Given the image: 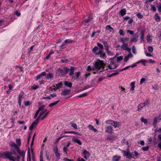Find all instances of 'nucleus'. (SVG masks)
<instances>
[{
  "instance_id": "12",
  "label": "nucleus",
  "mask_w": 161,
  "mask_h": 161,
  "mask_svg": "<svg viewBox=\"0 0 161 161\" xmlns=\"http://www.w3.org/2000/svg\"><path fill=\"white\" fill-rule=\"evenodd\" d=\"M23 96V93H22L21 92L20 93V94H19L18 97V104L19 106H21V98Z\"/></svg>"
},
{
  "instance_id": "36",
  "label": "nucleus",
  "mask_w": 161,
  "mask_h": 161,
  "mask_svg": "<svg viewBox=\"0 0 161 161\" xmlns=\"http://www.w3.org/2000/svg\"><path fill=\"white\" fill-rule=\"evenodd\" d=\"M16 142L18 146H21V142L20 139H16Z\"/></svg>"
},
{
  "instance_id": "26",
  "label": "nucleus",
  "mask_w": 161,
  "mask_h": 161,
  "mask_svg": "<svg viewBox=\"0 0 161 161\" xmlns=\"http://www.w3.org/2000/svg\"><path fill=\"white\" fill-rule=\"evenodd\" d=\"M155 19L156 21L157 22H159L160 21V18L158 14V13L155 14Z\"/></svg>"
},
{
  "instance_id": "30",
  "label": "nucleus",
  "mask_w": 161,
  "mask_h": 161,
  "mask_svg": "<svg viewBox=\"0 0 161 161\" xmlns=\"http://www.w3.org/2000/svg\"><path fill=\"white\" fill-rule=\"evenodd\" d=\"M106 123L108 124H110L113 125L114 122V121L111 119L107 120L105 122Z\"/></svg>"
},
{
  "instance_id": "8",
  "label": "nucleus",
  "mask_w": 161,
  "mask_h": 161,
  "mask_svg": "<svg viewBox=\"0 0 161 161\" xmlns=\"http://www.w3.org/2000/svg\"><path fill=\"white\" fill-rule=\"evenodd\" d=\"M20 155V156L22 158V161H24V158L25 154V152L24 150L22 151H20L19 152L17 153Z\"/></svg>"
},
{
  "instance_id": "39",
  "label": "nucleus",
  "mask_w": 161,
  "mask_h": 161,
  "mask_svg": "<svg viewBox=\"0 0 161 161\" xmlns=\"http://www.w3.org/2000/svg\"><path fill=\"white\" fill-rule=\"evenodd\" d=\"M53 77V75L52 74L49 73L47 75L46 79H49L50 78H52Z\"/></svg>"
},
{
  "instance_id": "23",
  "label": "nucleus",
  "mask_w": 161,
  "mask_h": 161,
  "mask_svg": "<svg viewBox=\"0 0 161 161\" xmlns=\"http://www.w3.org/2000/svg\"><path fill=\"white\" fill-rule=\"evenodd\" d=\"M60 101V100H58L56 101H55L53 103H51L49 104V106L50 107H51L52 106L56 105Z\"/></svg>"
},
{
  "instance_id": "40",
  "label": "nucleus",
  "mask_w": 161,
  "mask_h": 161,
  "mask_svg": "<svg viewBox=\"0 0 161 161\" xmlns=\"http://www.w3.org/2000/svg\"><path fill=\"white\" fill-rule=\"evenodd\" d=\"M143 103L144 104L145 107L146 106H148L150 104V101L149 100H147Z\"/></svg>"
},
{
  "instance_id": "11",
  "label": "nucleus",
  "mask_w": 161,
  "mask_h": 161,
  "mask_svg": "<svg viewBox=\"0 0 161 161\" xmlns=\"http://www.w3.org/2000/svg\"><path fill=\"white\" fill-rule=\"evenodd\" d=\"M76 68L74 66H71L69 69L70 72L69 74V76H71V77L72 76H73V75L74 74V70Z\"/></svg>"
},
{
  "instance_id": "7",
  "label": "nucleus",
  "mask_w": 161,
  "mask_h": 161,
  "mask_svg": "<svg viewBox=\"0 0 161 161\" xmlns=\"http://www.w3.org/2000/svg\"><path fill=\"white\" fill-rule=\"evenodd\" d=\"M70 90L69 89H64L62 90L60 94L62 95L65 96L70 94Z\"/></svg>"
},
{
  "instance_id": "20",
  "label": "nucleus",
  "mask_w": 161,
  "mask_h": 161,
  "mask_svg": "<svg viewBox=\"0 0 161 161\" xmlns=\"http://www.w3.org/2000/svg\"><path fill=\"white\" fill-rule=\"evenodd\" d=\"M64 84L66 86H68L70 88L72 87V83L71 82H69L67 81H65Z\"/></svg>"
},
{
  "instance_id": "5",
  "label": "nucleus",
  "mask_w": 161,
  "mask_h": 161,
  "mask_svg": "<svg viewBox=\"0 0 161 161\" xmlns=\"http://www.w3.org/2000/svg\"><path fill=\"white\" fill-rule=\"evenodd\" d=\"M122 153L124 157L126 156V158H133L132 154L130 152L127 151H123Z\"/></svg>"
},
{
  "instance_id": "1",
  "label": "nucleus",
  "mask_w": 161,
  "mask_h": 161,
  "mask_svg": "<svg viewBox=\"0 0 161 161\" xmlns=\"http://www.w3.org/2000/svg\"><path fill=\"white\" fill-rule=\"evenodd\" d=\"M12 152H6L3 153H0V158H8L12 161H20V157L17 155L14 150H12Z\"/></svg>"
},
{
  "instance_id": "33",
  "label": "nucleus",
  "mask_w": 161,
  "mask_h": 161,
  "mask_svg": "<svg viewBox=\"0 0 161 161\" xmlns=\"http://www.w3.org/2000/svg\"><path fill=\"white\" fill-rule=\"evenodd\" d=\"M97 46L99 48L100 50L103 51L104 48L103 45L99 43H97Z\"/></svg>"
},
{
  "instance_id": "17",
  "label": "nucleus",
  "mask_w": 161,
  "mask_h": 161,
  "mask_svg": "<svg viewBox=\"0 0 161 161\" xmlns=\"http://www.w3.org/2000/svg\"><path fill=\"white\" fill-rule=\"evenodd\" d=\"M72 140L74 142H76L79 145H81L82 143L80 140L77 138L76 137L72 138Z\"/></svg>"
},
{
  "instance_id": "25",
  "label": "nucleus",
  "mask_w": 161,
  "mask_h": 161,
  "mask_svg": "<svg viewBox=\"0 0 161 161\" xmlns=\"http://www.w3.org/2000/svg\"><path fill=\"white\" fill-rule=\"evenodd\" d=\"M147 60H146L145 59H142L141 61L137 62L136 63V64H138L139 63H142V65L145 66L146 65L145 63H147Z\"/></svg>"
},
{
  "instance_id": "14",
  "label": "nucleus",
  "mask_w": 161,
  "mask_h": 161,
  "mask_svg": "<svg viewBox=\"0 0 161 161\" xmlns=\"http://www.w3.org/2000/svg\"><path fill=\"white\" fill-rule=\"evenodd\" d=\"M80 74L81 73L80 72H75V74H76V76H72V79L74 80L78 79L80 75Z\"/></svg>"
},
{
  "instance_id": "28",
  "label": "nucleus",
  "mask_w": 161,
  "mask_h": 161,
  "mask_svg": "<svg viewBox=\"0 0 161 161\" xmlns=\"http://www.w3.org/2000/svg\"><path fill=\"white\" fill-rule=\"evenodd\" d=\"M39 109L41 111L44 110V108L45 107V106L44 105H42L41 103H39Z\"/></svg>"
},
{
  "instance_id": "2",
  "label": "nucleus",
  "mask_w": 161,
  "mask_h": 161,
  "mask_svg": "<svg viewBox=\"0 0 161 161\" xmlns=\"http://www.w3.org/2000/svg\"><path fill=\"white\" fill-rule=\"evenodd\" d=\"M105 64L103 61L98 59L97 60L95 61L94 64L93 66L92 67V69L94 71H98L100 70L102 68L103 69L104 67H102V66L104 65Z\"/></svg>"
},
{
  "instance_id": "60",
  "label": "nucleus",
  "mask_w": 161,
  "mask_h": 161,
  "mask_svg": "<svg viewBox=\"0 0 161 161\" xmlns=\"http://www.w3.org/2000/svg\"><path fill=\"white\" fill-rule=\"evenodd\" d=\"M92 69V68L90 65H89L87 67V70L88 71H91Z\"/></svg>"
},
{
  "instance_id": "55",
  "label": "nucleus",
  "mask_w": 161,
  "mask_h": 161,
  "mask_svg": "<svg viewBox=\"0 0 161 161\" xmlns=\"http://www.w3.org/2000/svg\"><path fill=\"white\" fill-rule=\"evenodd\" d=\"M71 126L75 129H77V125L75 123H71Z\"/></svg>"
},
{
  "instance_id": "49",
  "label": "nucleus",
  "mask_w": 161,
  "mask_h": 161,
  "mask_svg": "<svg viewBox=\"0 0 161 161\" xmlns=\"http://www.w3.org/2000/svg\"><path fill=\"white\" fill-rule=\"evenodd\" d=\"M123 59V56H120L119 57H118L117 58V60L118 62L119 61L122 60Z\"/></svg>"
},
{
  "instance_id": "19",
  "label": "nucleus",
  "mask_w": 161,
  "mask_h": 161,
  "mask_svg": "<svg viewBox=\"0 0 161 161\" xmlns=\"http://www.w3.org/2000/svg\"><path fill=\"white\" fill-rule=\"evenodd\" d=\"M126 13V10L125 8H123L121 9L119 12L120 14L122 16L124 15Z\"/></svg>"
},
{
  "instance_id": "51",
  "label": "nucleus",
  "mask_w": 161,
  "mask_h": 161,
  "mask_svg": "<svg viewBox=\"0 0 161 161\" xmlns=\"http://www.w3.org/2000/svg\"><path fill=\"white\" fill-rule=\"evenodd\" d=\"M62 85V83L60 82L56 84V86L59 89Z\"/></svg>"
},
{
  "instance_id": "38",
  "label": "nucleus",
  "mask_w": 161,
  "mask_h": 161,
  "mask_svg": "<svg viewBox=\"0 0 161 161\" xmlns=\"http://www.w3.org/2000/svg\"><path fill=\"white\" fill-rule=\"evenodd\" d=\"M119 123L117 121H114L113 125L114 126L115 128L118 127L119 126Z\"/></svg>"
},
{
  "instance_id": "22",
  "label": "nucleus",
  "mask_w": 161,
  "mask_h": 161,
  "mask_svg": "<svg viewBox=\"0 0 161 161\" xmlns=\"http://www.w3.org/2000/svg\"><path fill=\"white\" fill-rule=\"evenodd\" d=\"M145 107V105L144 104H143V103H141L139 104L137 106L138 108V111H140L141 109L143 107Z\"/></svg>"
},
{
  "instance_id": "59",
  "label": "nucleus",
  "mask_w": 161,
  "mask_h": 161,
  "mask_svg": "<svg viewBox=\"0 0 161 161\" xmlns=\"http://www.w3.org/2000/svg\"><path fill=\"white\" fill-rule=\"evenodd\" d=\"M157 122V120L156 117H155L154 119L153 124L155 125H156Z\"/></svg>"
},
{
  "instance_id": "32",
  "label": "nucleus",
  "mask_w": 161,
  "mask_h": 161,
  "mask_svg": "<svg viewBox=\"0 0 161 161\" xmlns=\"http://www.w3.org/2000/svg\"><path fill=\"white\" fill-rule=\"evenodd\" d=\"M106 29L108 30L110 32H112L114 31L113 29L112 28L110 25H107L106 27Z\"/></svg>"
},
{
  "instance_id": "18",
  "label": "nucleus",
  "mask_w": 161,
  "mask_h": 161,
  "mask_svg": "<svg viewBox=\"0 0 161 161\" xmlns=\"http://www.w3.org/2000/svg\"><path fill=\"white\" fill-rule=\"evenodd\" d=\"M144 31L143 30H142L140 31V33L141 34V42H142L143 41H144Z\"/></svg>"
},
{
  "instance_id": "4",
  "label": "nucleus",
  "mask_w": 161,
  "mask_h": 161,
  "mask_svg": "<svg viewBox=\"0 0 161 161\" xmlns=\"http://www.w3.org/2000/svg\"><path fill=\"white\" fill-rule=\"evenodd\" d=\"M46 111L47 110H45L44 111V113H42V112L40 113L38 117H40V118H39V120L40 119L42 120L47 116V115L49 113V112L48 111L46 113Z\"/></svg>"
},
{
  "instance_id": "45",
  "label": "nucleus",
  "mask_w": 161,
  "mask_h": 161,
  "mask_svg": "<svg viewBox=\"0 0 161 161\" xmlns=\"http://www.w3.org/2000/svg\"><path fill=\"white\" fill-rule=\"evenodd\" d=\"M119 33L121 35L124 36L125 34V31L122 29H120L119 31Z\"/></svg>"
},
{
  "instance_id": "34",
  "label": "nucleus",
  "mask_w": 161,
  "mask_h": 161,
  "mask_svg": "<svg viewBox=\"0 0 161 161\" xmlns=\"http://www.w3.org/2000/svg\"><path fill=\"white\" fill-rule=\"evenodd\" d=\"M92 19V18L88 17V18L83 21V23H88Z\"/></svg>"
},
{
  "instance_id": "62",
  "label": "nucleus",
  "mask_w": 161,
  "mask_h": 161,
  "mask_svg": "<svg viewBox=\"0 0 161 161\" xmlns=\"http://www.w3.org/2000/svg\"><path fill=\"white\" fill-rule=\"evenodd\" d=\"M103 43L104 46V47H106L108 46V43L107 42L104 41L103 42Z\"/></svg>"
},
{
  "instance_id": "13",
  "label": "nucleus",
  "mask_w": 161,
  "mask_h": 161,
  "mask_svg": "<svg viewBox=\"0 0 161 161\" xmlns=\"http://www.w3.org/2000/svg\"><path fill=\"white\" fill-rule=\"evenodd\" d=\"M113 131V129L112 126H108L106 128V131L105 132H106L110 133H111Z\"/></svg>"
},
{
  "instance_id": "50",
  "label": "nucleus",
  "mask_w": 161,
  "mask_h": 161,
  "mask_svg": "<svg viewBox=\"0 0 161 161\" xmlns=\"http://www.w3.org/2000/svg\"><path fill=\"white\" fill-rule=\"evenodd\" d=\"M100 57L102 58H106L105 53L103 52V51L102 53L101 54Z\"/></svg>"
},
{
  "instance_id": "63",
  "label": "nucleus",
  "mask_w": 161,
  "mask_h": 161,
  "mask_svg": "<svg viewBox=\"0 0 161 161\" xmlns=\"http://www.w3.org/2000/svg\"><path fill=\"white\" fill-rule=\"evenodd\" d=\"M40 161H43V155L41 153L40 156Z\"/></svg>"
},
{
  "instance_id": "6",
  "label": "nucleus",
  "mask_w": 161,
  "mask_h": 161,
  "mask_svg": "<svg viewBox=\"0 0 161 161\" xmlns=\"http://www.w3.org/2000/svg\"><path fill=\"white\" fill-rule=\"evenodd\" d=\"M9 144L11 146L14 147L17 153L18 152H19V151H20L19 149V147L15 144L14 142L13 141H11L9 143Z\"/></svg>"
},
{
  "instance_id": "54",
  "label": "nucleus",
  "mask_w": 161,
  "mask_h": 161,
  "mask_svg": "<svg viewBox=\"0 0 161 161\" xmlns=\"http://www.w3.org/2000/svg\"><path fill=\"white\" fill-rule=\"evenodd\" d=\"M130 67H131L130 66H126V67H125L124 68H123V69H121V70H120L119 71H122L125 70L129 69V68H130Z\"/></svg>"
},
{
  "instance_id": "64",
  "label": "nucleus",
  "mask_w": 161,
  "mask_h": 161,
  "mask_svg": "<svg viewBox=\"0 0 161 161\" xmlns=\"http://www.w3.org/2000/svg\"><path fill=\"white\" fill-rule=\"evenodd\" d=\"M157 7L158 8L159 11L161 12V4L158 5Z\"/></svg>"
},
{
  "instance_id": "31",
  "label": "nucleus",
  "mask_w": 161,
  "mask_h": 161,
  "mask_svg": "<svg viewBox=\"0 0 161 161\" xmlns=\"http://www.w3.org/2000/svg\"><path fill=\"white\" fill-rule=\"evenodd\" d=\"M64 75H65L67 74L69 71L70 70L67 67H65L64 68Z\"/></svg>"
},
{
  "instance_id": "29",
  "label": "nucleus",
  "mask_w": 161,
  "mask_h": 161,
  "mask_svg": "<svg viewBox=\"0 0 161 161\" xmlns=\"http://www.w3.org/2000/svg\"><path fill=\"white\" fill-rule=\"evenodd\" d=\"M57 71L59 72L63 76L64 75V69H62L60 68H58Z\"/></svg>"
},
{
  "instance_id": "35",
  "label": "nucleus",
  "mask_w": 161,
  "mask_h": 161,
  "mask_svg": "<svg viewBox=\"0 0 161 161\" xmlns=\"http://www.w3.org/2000/svg\"><path fill=\"white\" fill-rule=\"evenodd\" d=\"M140 120L142 122H144L145 124L147 123L148 121L147 119H144L143 117H142L141 118Z\"/></svg>"
},
{
  "instance_id": "27",
  "label": "nucleus",
  "mask_w": 161,
  "mask_h": 161,
  "mask_svg": "<svg viewBox=\"0 0 161 161\" xmlns=\"http://www.w3.org/2000/svg\"><path fill=\"white\" fill-rule=\"evenodd\" d=\"M88 127L90 130H93L95 132H96L97 131V130L94 128L93 126L91 125H88Z\"/></svg>"
},
{
  "instance_id": "42",
  "label": "nucleus",
  "mask_w": 161,
  "mask_h": 161,
  "mask_svg": "<svg viewBox=\"0 0 161 161\" xmlns=\"http://www.w3.org/2000/svg\"><path fill=\"white\" fill-rule=\"evenodd\" d=\"M128 46V44L127 43H124L123 44V45L121 46V47L123 49V50H125L126 47H127V46Z\"/></svg>"
},
{
  "instance_id": "58",
  "label": "nucleus",
  "mask_w": 161,
  "mask_h": 161,
  "mask_svg": "<svg viewBox=\"0 0 161 161\" xmlns=\"http://www.w3.org/2000/svg\"><path fill=\"white\" fill-rule=\"evenodd\" d=\"M73 40L70 39H66L65 40V41L66 42V43H69L72 42Z\"/></svg>"
},
{
  "instance_id": "61",
  "label": "nucleus",
  "mask_w": 161,
  "mask_h": 161,
  "mask_svg": "<svg viewBox=\"0 0 161 161\" xmlns=\"http://www.w3.org/2000/svg\"><path fill=\"white\" fill-rule=\"evenodd\" d=\"M146 81V79L144 78H142L141 79L140 84H142L144 82Z\"/></svg>"
},
{
  "instance_id": "48",
  "label": "nucleus",
  "mask_w": 161,
  "mask_h": 161,
  "mask_svg": "<svg viewBox=\"0 0 161 161\" xmlns=\"http://www.w3.org/2000/svg\"><path fill=\"white\" fill-rule=\"evenodd\" d=\"M98 47H97L95 46V47L92 49V51L94 53H96V51H97L98 50Z\"/></svg>"
},
{
  "instance_id": "41",
  "label": "nucleus",
  "mask_w": 161,
  "mask_h": 161,
  "mask_svg": "<svg viewBox=\"0 0 161 161\" xmlns=\"http://www.w3.org/2000/svg\"><path fill=\"white\" fill-rule=\"evenodd\" d=\"M55 155L56 157L57 158V159L58 160L60 158V154L58 153V152H57V153L56 152V153H55Z\"/></svg>"
},
{
  "instance_id": "47",
  "label": "nucleus",
  "mask_w": 161,
  "mask_h": 161,
  "mask_svg": "<svg viewBox=\"0 0 161 161\" xmlns=\"http://www.w3.org/2000/svg\"><path fill=\"white\" fill-rule=\"evenodd\" d=\"M31 155L30 153V150H29L28 152V157H27V161H28L29 160V161H31Z\"/></svg>"
},
{
  "instance_id": "56",
  "label": "nucleus",
  "mask_w": 161,
  "mask_h": 161,
  "mask_svg": "<svg viewBox=\"0 0 161 161\" xmlns=\"http://www.w3.org/2000/svg\"><path fill=\"white\" fill-rule=\"evenodd\" d=\"M149 148V147L148 146L146 147H142V149L144 151H146L148 150Z\"/></svg>"
},
{
  "instance_id": "24",
  "label": "nucleus",
  "mask_w": 161,
  "mask_h": 161,
  "mask_svg": "<svg viewBox=\"0 0 161 161\" xmlns=\"http://www.w3.org/2000/svg\"><path fill=\"white\" fill-rule=\"evenodd\" d=\"M130 86H131L130 90L134 91L135 88V82L133 81L131 82Z\"/></svg>"
},
{
  "instance_id": "21",
  "label": "nucleus",
  "mask_w": 161,
  "mask_h": 161,
  "mask_svg": "<svg viewBox=\"0 0 161 161\" xmlns=\"http://www.w3.org/2000/svg\"><path fill=\"white\" fill-rule=\"evenodd\" d=\"M115 71H117V70H115ZM119 74V73L118 72H117L115 73H113L107 75V77L108 78H110L113 76H115L116 75H118Z\"/></svg>"
},
{
  "instance_id": "15",
  "label": "nucleus",
  "mask_w": 161,
  "mask_h": 161,
  "mask_svg": "<svg viewBox=\"0 0 161 161\" xmlns=\"http://www.w3.org/2000/svg\"><path fill=\"white\" fill-rule=\"evenodd\" d=\"M46 76V73L45 72H43L40 74L37 75L36 77V80H37L38 79H40L41 78L42 76Z\"/></svg>"
},
{
  "instance_id": "37",
  "label": "nucleus",
  "mask_w": 161,
  "mask_h": 161,
  "mask_svg": "<svg viewBox=\"0 0 161 161\" xmlns=\"http://www.w3.org/2000/svg\"><path fill=\"white\" fill-rule=\"evenodd\" d=\"M116 137H115L113 136H108L107 137V139L108 140H114Z\"/></svg>"
},
{
  "instance_id": "3",
  "label": "nucleus",
  "mask_w": 161,
  "mask_h": 161,
  "mask_svg": "<svg viewBox=\"0 0 161 161\" xmlns=\"http://www.w3.org/2000/svg\"><path fill=\"white\" fill-rule=\"evenodd\" d=\"M39 118L40 117H37L36 120L32 123L29 128V130H30L31 131L34 128L36 127L39 122Z\"/></svg>"
},
{
  "instance_id": "10",
  "label": "nucleus",
  "mask_w": 161,
  "mask_h": 161,
  "mask_svg": "<svg viewBox=\"0 0 161 161\" xmlns=\"http://www.w3.org/2000/svg\"><path fill=\"white\" fill-rule=\"evenodd\" d=\"M138 33H136L134 36V37L133 38L131 39L130 40V42H137L138 40Z\"/></svg>"
},
{
  "instance_id": "46",
  "label": "nucleus",
  "mask_w": 161,
  "mask_h": 161,
  "mask_svg": "<svg viewBox=\"0 0 161 161\" xmlns=\"http://www.w3.org/2000/svg\"><path fill=\"white\" fill-rule=\"evenodd\" d=\"M24 104L25 106H28L30 105L31 104V103L29 101H26L25 102Z\"/></svg>"
},
{
  "instance_id": "16",
  "label": "nucleus",
  "mask_w": 161,
  "mask_h": 161,
  "mask_svg": "<svg viewBox=\"0 0 161 161\" xmlns=\"http://www.w3.org/2000/svg\"><path fill=\"white\" fill-rule=\"evenodd\" d=\"M121 157L117 155H115L113 157L112 161H119L120 160Z\"/></svg>"
},
{
  "instance_id": "43",
  "label": "nucleus",
  "mask_w": 161,
  "mask_h": 161,
  "mask_svg": "<svg viewBox=\"0 0 161 161\" xmlns=\"http://www.w3.org/2000/svg\"><path fill=\"white\" fill-rule=\"evenodd\" d=\"M87 93H85L78 96V97H86L87 95Z\"/></svg>"
},
{
  "instance_id": "53",
  "label": "nucleus",
  "mask_w": 161,
  "mask_h": 161,
  "mask_svg": "<svg viewBox=\"0 0 161 161\" xmlns=\"http://www.w3.org/2000/svg\"><path fill=\"white\" fill-rule=\"evenodd\" d=\"M136 16L138 18L140 19H142L143 17L142 15L139 13L137 14Z\"/></svg>"
},
{
  "instance_id": "9",
  "label": "nucleus",
  "mask_w": 161,
  "mask_h": 161,
  "mask_svg": "<svg viewBox=\"0 0 161 161\" xmlns=\"http://www.w3.org/2000/svg\"><path fill=\"white\" fill-rule=\"evenodd\" d=\"M83 154L84 155V157L86 159H87L90 156L89 152L86 150H84Z\"/></svg>"
},
{
  "instance_id": "57",
  "label": "nucleus",
  "mask_w": 161,
  "mask_h": 161,
  "mask_svg": "<svg viewBox=\"0 0 161 161\" xmlns=\"http://www.w3.org/2000/svg\"><path fill=\"white\" fill-rule=\"evenodd\" d=\"M132 52L134 53V54L136 53V49L135 48V47L134 46H133L132 47Z\"/></svg>"
},
{
  "instance_id": "52",
  "label": "nucleus",
  "mask_w": 161,
  "mask_h": 161,
  "mask_svg": "<svg viewBox=\"0 0 161 161\" xmlns=\"http://www.w3.org/2000/svg\"><path fill=\"white\" fill-rule=\"evenodd\" d=\"M148 51L151 53H152L153 51V48L152 47L149 46L148 47Z\"/></svg>"
},
{
  "instance_id": "44",
  "label": "nucleus",
  "mask_w": 161,
  "mask_h": 161,
  "mask_svg": "<svg viewBox=\"0 0 161 161\" xmlns=\"http://www.w3.org/2000/svg\"><path fill=\"white\" fill-rule=\"evenodd\" d=\"M67 44V43H66L65 41H64L62 45L60 46V48H61L62 49H63L65 48L64 47L65 46V45Z\"/></svg>"
}]
</instances>
